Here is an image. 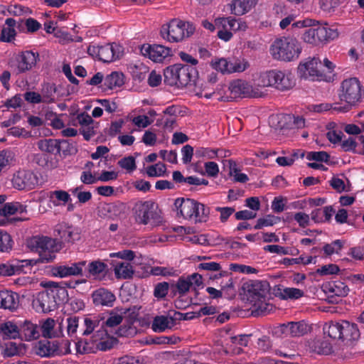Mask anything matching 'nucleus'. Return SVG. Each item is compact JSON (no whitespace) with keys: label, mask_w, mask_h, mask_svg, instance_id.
Instances as JSON below:
<instances>
[{"label":"nucleus","mask_w":364,"mask_h":364,"mask_svg":"<svg viewBox=\"0 0 364 364\" xmlns=\"http://www.w3.org/2000/svg\"><path fill=\"white\" fill-rule=\"evenodd\" d=\"M246 292L247 301L252 305L257 316L269 314L273 309V306L269 303V284L267 281H251L246 284Z\"/></svg>","instance_id":"f257e3e1"},{"label":"nucleus","mask_w":364,"mask_h":364,"mask_svg":"<svg viewBox=\"0 0 364 364\" xmlns=\"http://www.w3.org/2000/svg\"><path fill=\"white\" fill-rule=\"evenodd\" d=\"M338 97L346 105H336L334 109L338 112H347L363 101L364 87L357 77L345 79L341 83Z\"/></svg>","instance_id":"f03ea898"},{"label":"nucleus","mask_w":364,"mask_h":364,"mask_svg":"<svg viewBox=\"0 0 364 364\" xmlns=\"http://www.w3.org/2000/svg\"><path fill=\"white\" fill-rule=\"evenodd\" d=\"M174 206L178 216L181 215L194 223H205L209 218V207L194 199L178 198L175 200Z\"/></svg>","instance_id":"7ed1b4c3"},{"label":"nucleus","mask_w":364,"mask_h":364,"mask_svg":"<svg viewBox=\"0 0 364 364\" xmlns=\"http://www.w3.org/2000/svg\"><path fill=\"white\" fill-rule=\"evenodd\" d=\"M301 50V43L296 38L290 36L276 38L269 48V53L272 58L284 62L298 59Z\"/></svg>","instance_id":"20e7f679"},{"label":"nucleus","mask_w":364,"mask_h":364,"mask_svg":"<svg viewBox=\"0 0 364 364\" xmlns=\"http://www.w3.org/2000/svg\"><path fill=\"white\" fill-rule=\"evenodd\" d=\"M124 317L113 310L110 311L108 317L105 319V317H100L101 328L103 333L107 338H117V337H129L134 335L136 332L135 328L132 323H121L123 321Z\"/></svg>","instance_id":"39448f33"},{"label":"nucleus","mask_w":364,"mask_h":364,"mask_svg":"<svg viewBox=\"0 0 364 364\" xmlns=\"http://www.w3.org/2000/svg\"><path fill=\"white\" fill-rule=\"evenodd\" d=\"M195 30L196 27L192 23L174 18L162 26L161 34L168 41L177 43L190 37Z\"/></svg>","instance_id":"423d86ee"},{"label":"nucleus","mask_w":364,"mask_h":364,"mask_svg":"<svg viewBox=\"0 0 364 364\" xmlns=\"http://www.w3.org/2000/svg\"><path fill=\"white\" fill-rule=\"evenodd\" d=\"M33 250L38 253V261L48 263L55 259V254L61 249V245L55 240L47 236H35L30 241Z\"/></svg>","instance_id":"0eeeda50"},{"label":"nucleus","mask_w":364,"mask_h":364,"mask_svg":"<svg viewBox=\"0 0 364 364\" xmlns=\"http://www.w3.org/2000/svg\"><path fill=\"white\" fill-rule=\"evenodd\" d=\"M298 73L301 77L313 81L331 82L333 76L326 73L323 70V64L317 57L309 58L305 62H301L298 66Z\"/></svg>","instance_id":"6e6552de"},{"label":"nucleus","mask_w":364,"mask_h":364,"mask_svg":"<svg viewBox=\"0 0 364 364\" xmlns=\"http://www.w3.org/2000/svg\"><path fill=\"white\" fill-rule=\"evenodd\" d=\"M264 86L274 87L278 90H291L295 85L294 75L289 71L271 70L262 76Z\"/></svg>","instance_id":"1a4fd4ad"},{"label":"nucleus","mask_w":364,"mask_h":364,"mask_svg":"<svg viewBox=\"0 0 364 364\" xmlns=\"http://www.w3.org/2000/svg\"><path fill=\"white\" fill-rule=\"evenodd\" d=\"M40 61L38 52L26 50L15 54L10 61V65L16 74H23L36 69Z\"/></svg>","instance_id":"9d476101"},{"label":"nucleus","mask_w":364,"mask_h":364,"mask_svg":"<svg viewBox=\"0 0 364 364\" xmlns=\"http://www.w3.org/2000/svg\"><path fill=\"white\" fill-rule=\"evenodd\" d=\"M34 264L36 262L33 260H19L17 259L0 262V277H11L21 273L26 274Z\"/></svg>","instance_id":"9b49d317"},{"label":"nucleus","mask_w":364,"mask_h":364,"mask_svg":"<svg viewBox=\"0 0 364 364\" xmlns=\"http://www.w3.org/2000/svg\"><path fill=\"white\" fill-rule=\"evenodd\" d=\"M87 261L82 260L77 262H70L64 264L55 265L52 267V274L60 278L70 276H82L83 268L86 266Z\"/></svg>","instance_id":"f8f14e48"},{"label":"nucleus","mask_w":364,"mask_h":364,"mask_svg":"<svg viewBox=\"0 0 364 364\" xmlns=\"http://www.w3.org/2000/svg\"><path fill=\"white\" fill-rule=\"evenodd\" d=\"M35 310L38 313H48L57 309V301L48 289L40 291L33 301Z\"/></svg>","instance_id":"ddd939ff"},{"label":"nucleus","mask_w":364,"mask_h":364,"mask_svg":"<svg viewBox=\"0 0 364 364\" xmlns=\"http://www.w3.org/2000/svg\"><path fill=\"white\" fill-rule=\"evenodd\" d=\"M141 54L155 63H161L171 55V50L168 47L158 44H144L141 48Z\"/></svg>","instance_id":"4468645a"},{"label":"nucleus","mask_w":364,"mask_h":364,"mask_svg":"<svg viewBox=\"0 0 364 364\" xmlns=\"http://www.w3.org/2000/svg\"><path fill=\"white\" fill-rule=\"evenodd\" d=\"M309 331L308 326L303 321L298 322H289L281 324L277 327L276 333H280L285 337H300L307 333Z\"/></svg>","instance_id":"2eb2a0df"},{"label":"nucleus","mask_w":364,"mask_h":364,"mask_svg":"<svg viewBox=\"0 0 364 364\" xmlns=\"http://www.w3.org/2000/svg\"><path fill=\"white\" fill-rule=\"evenodd\" d=\"M154 207V203L151 200L137 202L134 208L136 221L139 224H148L152 217Z\"/></svg>","instance_id":"dca6fc26"},{"label":"nucleus","mask_w":364,"mask_h":364,"mask_svg":"<svg viewBox=\"0 0 364 364\" xmlns=\"http://www.w3.org/2000/svg\"><path fill=\"white\" fill-rule=\"evenodd\" d=\"M178 87H186L191 82L195 83L198 76L196 68L188 65L178 64Z\"/></svg>","instance_id":"f3484780"},{"label":"nucleus","mask_w":364,"mask_h":364,"mask_svg":"<svg viewBox=\"0 0 364 364\" xmlns=\"http://www.w3.org/2000/svg\"><path fill=\"white\" fill-rule=\"evenodd\" d=\"M19 339L31 341L40 337V331L37 324L29 320L19 321Z\"/></svg>","instance_id":"a211bd4d"},{"label":"nucleus","mask_w":364,"mask_h":364,"mask_svg":"<svg viewBox=\"0 0 364 364\" xmlns=\"http://www.w3.org/2000/svg\"><path fill=\"white\" fill-rule=\"evenodd\" d=\"M62 353L63 350L57 341H40L36 346V353L41 357H53Z\"/></svg>","instance_id":"6ab92c4d"},{"label":"nucleus","mask_w":364,"mask_h":364,"mask_svg":"<svg viewBox=\"0 0 364 364\" xmlns=\"http://www.w3.org/2000/svg\"><path fill=\"white\" fill-rule=\"evenodd\" d=\"M92 299L95 306L112 307L116 300L115 295L105 288L95 290L92 294Z\"/></svg>","instance_id":"aec40b11"},{"label":"nucleus","mask_w":364,"mask_h":364,"mask_svg":"<svg viewBox=\"0 0 364 364\" xmlns=\"http://www.w3.org/2000/svg\"><path fill=\"white\" fill-rule=\"evenodd\" d=\"M87 277L96 280L103 279L108 272V265L100 259L93 260L86 264Z\"/></svg>","instance_id":"412c9836"},{"label":"nucleus","mask_w":364,"mask_h":364,"mask_svg":"<svg viewBox=\"0 0 364 364\" xmlns=\"http://www.w3.org/2000/svg\"><path fill=\"white\" fill-rule=\"evenodd\" d=\"M42 285L48 289L50 294L54 297L55 301H57V306L60 304L66 302L68 299V292L65 286H63L60 283L55 282H46L42 283Z\"/></svg>","instance_id":"4be33fe9"},{"label":"nucleus","mask_w":364,"mask_h":364,"mask_svg":"<svg viewBox=\"0 0 364 364\" xmlns=\"http://www.w3.org/2000/svg\"><path fill=\"white\" fill-rule=\"evenodd\" d=\"M19 304V296L16 292L9 290L0 291V308L16 310Z\"/></svg>","instance_id":"5701e85b"},{"label":"nucleus","mask_w":364,"mask_h":364,"mask_svg":"<svg viewBox=\"0 0 364 364\" xmlns=\"http://www.w3.org/2000/svg\"><path fill=\"white\" fill-rule=\"evenodd\" d=\"M229 90L234 98L246 97L251 95L252 86L245 80H235L230 82Z\"/></svg>","instance_id":"b1692460"},{"label":"nucleus","mask_w":364,"mask_h":364,"mask_svg":"<svg viewBox=\"0 0 364 364\" xmlns=\"http://www.w3.org/2000/svg\"><path fill=\"white\" fill-rule=\"evenodd\" d=\"M61 141L55 139H42L38 141V148L46 154H58L61 151Z\"/></svg>","instance_id":"393cba45"},{"label":"nucleus","mask_w":364,"mask_h":364,"mask_svg":"<svg viewBox=\"0 0 364 364\" xmlns=\"http://www.w3.org/2000/svg\"><path fill=\"white\" fill-rule=\"evenodd\" d=\"M19 321H6L0 324V333L4 338H19Z\"/></svg>","instance_id":"a878e982"},{"label":"nucleus","mask_w":364,"mask_h":364,"mask_svg":"<svg viewBox=\"0 0 364 364\" xmlns=\"http://www.w3.org/2000/svg\"><path fill=\"white\" fill-rule=\"evenodd\" d=\"M324 291L337 296H346L348 295L349 288L341 280H333L323 284Z\"/></svg>","instance_id":"bb28decb"},{"label":"nucleus","mask_w":364,"mask_h":364,"mask_svg":"<svg viewBox=\"0 0 364 364\" xmlns=\"http://www.w3.org/2000/svg\"><path fill=\"white\" fill-rule=\"evenodd\" d=\"M308 347L311 352L320 355H328L332 351V346L323 338H314L308 341Z\"/></svg>","instance_id":"cd10ccee"},{"label":"nucleus","mask_w":364,"mask_h":364,"mask_svg":"<svg viewBox=\"0 0 364 364\" xmlns=\"http://www.w3.org/2000/svg\"><path fill=\"white\" fill-rule=\"evenodd\" d=\"M341 339L343 341H356L360 337V331L356 324L350 323L348 321L341 322Z\"/></svg>","instance_id":"c85d7f7f"},{"label":"nucleus","mask_w":364,"mask_h":364,"mask_svg":"<svg viewBox=\"0 0 364 364\" xmlns=\"http://www.w3.org/2000/svg\"><path fill=\"white\" fill-rule=\"evenodd\" d=\"M176 325L173 318L168 316H156L151 323V329L156 333H161L167 329H171Z\"/></svg>","instance_id":"c756f323"},{"label":"nucleus","mask_w":364,"mask_h":364,"mask_svg":"<svg viewBox=\"0 0 364 364\" xmlns=\"http://www.w3.org/2000/svg\"><path fill=\"white\" fill-rule=\"evenodd\" d=\"M16 21L14 18H8L5 21V26L1 30L0 41L10 43L15 39L16 32L15 27Z\"/></svg>","instance_id":"7c9ffc66"},{"label":"nucleus","mask_w":364,"mask_h":364,"mask_svg":"<svg viewBox=\"0 0 364 364\" xmlns=\"http://www.w3.org/2000/svg\"><path fill=\"white\" fill-rule=\"evenodd\" d=\"M257 0H234L231 4L232 14L236 16L248 12L257 3Z\"/></svg>","instance_id":"2f4dec72"},{"label":"nucleus","mask_w":364,"mask_h":364,"mask_svg":"<svg viewBox=\"0 0 364 364\" xmlns=\"http://www.w3.org/2000/svg\"><path fill=\"white\" fill-rule=\"evenodd\" d=\"M26 206L19 202L6 203L0 208V215L6 217L16 213L22 214L26 213Z\"/></svg>","instance_id":"473e14b6"},{"label":"nucleus","mask_w":364,"mask_h":364,"mask_svg":"<svg viewBox=\"0 0 364 364\" xmlns=\"http://www.w3.org/2000/svg\"><path fill=\"white\" fill-rule=\"evenodd\" d=\"M48 197L54 206L65 205L72 200L70 194L63 190L50 191Z\"/></svg>","instance_id":"72a5a7b5"},{"label":"nucleus","mask_w":364,"mask_h":364,"mask_svg":"<svg viewBox=\"0 0 364 364\" xmlns=\"http://www.w3.org/2000/svg\"><path fill=\"white\" fill-rule=\"evenodd\" d=\"M114 274L118 279H130L134 274V269L128 262H121L114 266Z\"/></svg>","instance_id":"f704fd0d"},{"label":"nucleus","mask_w":364,"mask_h":364,"mask_svg":"<svg viewBox=\"0 0 364 364\" xmlns=\"http://www.w3.org/2000/svg\"><path fill=\"white\" fill-rule=\"evenodd\" d=\"M191 287V281L188 277H181L176 284H171L170 290L173 295L178 294L183 296L189 291Z\"/></svg>","instance_id":"c9c22d12"},{"label":"nucleus","mask_w":364,"mask_h":364,"mask_svg":"<svg viewBox=\"0 0 364 364\" xmlns=\"http://www.w3.org/2000/svg\"><path fill=\"white\" fill-rule=\"evenodd\" d=\"M178 64L167 67L164 71V82L170 86H177L178 80Z\"/></svg>","instance_id":"e433bc0d"},{"label":"nucleus","mask_w":364,"mask_h":364,"mask_svg":"<svg viewBox=\"0 0 364 364\" xmlns=\"http://www.w3.org/2000/svg\"><path fill=\"white\" fill-rule=\"evenodd\" d=\"M57 231L59 237L64 242H73L79 237L78 233L75 232L73 227L60 225Z\"/></svg>","instance_id":"4c0bfd02"},{"label":"nucleus","mask_w":364,"mask_h":364,"mask_svg":"<svg viewBox=\"0 0 364 364\" xmlns=\"http://www.w3.org/2000/svg\"><path fill=\"white\" fill-rule=\"evenodd\" d=\"M124 82V75L122 73L112 72L106 76L104 85L107 88L112 90L114 87H121Z\"/></svg>","instance_id":"58836bf2"},{"label":"nucleus","mask_w":364,"mask_h":364,"mask_svg":"<svg viewBox=\"0 0 364 364\" xmlns=\"http://www.w3.org/2000/svg\"><path fill=\"white\" fill-rule=\"evenodd\" d=\"M323 333L333 339H341V323L329 322L323 328Z\"/></svg>","instance_id":"ea45409f"},{"label":"nucleus","mask_w":364,"mask_h":364,"mask_svg":"<svg viewBox=\"0 0 364 364\" xmlns=\"http://www.w3.org/2000/svg\"><path fill=\"white\" fill-rule=\"evenodd\" d=\"M33 173L30 171H23L18 172L17 174L14 176L12 182L14 187L17 188L19 190L24 189L27 187H29L31 185L33 184V183H30L29 181H25L23 180V178H32Z\"/></svg>","instance_id":"a19ab883"},{"label":"nucleus","mask_w":364,"mask_h":364,"mask_svg":"<svg viewBox=\"0 0 364 364\" xmlns=\"http://www.w3.org/2000/svg\"><path fill=\"white\" fill-rule=\"evenodd\" d=\"M14 244L11 235L0 229V252H9L13 249Z\"/></svg>","instance_id":"79ce46f5"},{"label":"nucleus","mask_w":364,"mask_h":364,"mask_svg":"<svg viewBox=\"0 0 364 364\" xmlns=\"http://www.w3.org/2000/svg\"><path fill=\"white\" fill-rule=\"evenodd\" d=\"M101 321L100 316H93L85 318L84 320V324L85 326V329L82 331V336H88L92 333L95 328L100 327L101 328Z\"/></svg>","instance_id":"37998d69"},{"label":"nucleus","mask_w":364,"mask_h":364,"mask_svg":"<svg viewBox=\"0 0 364 364\" xmlns=\"http://www.w3.org/2000/svg\"><path fill=\"white\" fill-rule=\"evenodd\" d=\"M56 92L55 85L50 83H45L41 90V97L43 99V103L50 104L55 101L54 95Z\"/></svg>","instance_id":"c03bdc74"},{"label":"nucleus","mask_w":364,"mask_h":364,"mask_svg":"<svg viewBox=\"0 0 364 364\" xmlns=\"http://www.w3.org/2000/svg\"><path fill=\"white\" fill-rule=\"evenodd\" d=\"M279 221V217L273 215H267L265 217L257 220L256 225L254 226V229L259 230L264 227L272 226L278 223Z\"/></svg>","instance_id":"a18cd8bd"},{"label":"nucleus","mask_w":364,"mask_h":364,"mask_svg":"<svg viewBox=\"0 0 364 364\" xmlns=\"http://www.w3.org/2000/svg\"><path fill=\"white\" fill-rule=\"evenodd\" d=\"M304 293L302 290L293 288L286 287L280 293V297L282 299H298L304 296Z\"/></svg>","instance_id":"49530a36"},{"label":"nucleus","mask_w":364,"mask_h":364,"mask_svg":"<svg viewBox=\"0 0 364 364\" xmlns=\"http://www.w3.org/2000/svg\"><path fill=\"white\" fill-rule=\"evenodd\" d=\"M54 326V319L51 318H47L41 326L42 336L46 338H51L53 337H55V334L53 332Z\"/></svg>","instance_id":"de8ad7c7"},{"label":"nucleus","mask_w":364,"mask_h":364,"mask_svg":"<svg viewBox=\"0 0 364 364\" xmlns=\"http://www.w3.org/2000/svg\"><path fill=\"white\" fill-rule=\"evenodd\" d=\"M21 350V345H18L13 341H9L5 343L2 350V354L4 357H13L19 355Z\"/></svg>","instance_id":"09e8293b"},{"label":"nucleus","mask_w":364,"mask_h":364,"mask_svg":"<svg viewBox=\"0 0 364 364\" xmlns=\"http://www.w3.org/2000/svg\"><path fill=\"white\" fill-rule=\"evenodd\" d=\"M117 164L129 173L133 172L136 168L135 158L132 156L123 157L118 161Z\"/></svg>","instance_id":"8fccbe9b"},{"label":"nucleus","mask_w":364,"mask_h":364,"mask_svg":"<svg viewBox=\"0 0 364 364\" xmlns=\"http://www.w3.org/2000/svg\"><path fill=\"white\" fill-rule=\"evenodd\" d=\"M230 165V173L234 176L235 181L240 183H246L249 178L247 174L240 173L237 168V164L232 160L228 161Z\"/></svg>","instance_id":"3c124183"},{"label":"nucleus","mask_w":364,"mask_h":364,"mask_svg":"<svg viewBox=\"0 0 364 364\" xmlns=\"http://www.w3.org/2000/svg\"><path fill=\"white\" fill-rule=\"evenodd\" d=\"M306 159L318 162L327 163L330 159V155L324 151H309L306 154Z\"/></svg>","instance_id":"603ef678"},{"label":"nucleus","mask_w":364,"mask_h":364,"mask_svg":"<svg viewBox=\"0 0 364 364\" xmlns=\"http://www.w3.org/2000/svg\"><path fill=\"white\" fill-rule=\"evenodd\" d=\"M33 161L36 163L38 166L43 168H50L52 167V159L51 157L44 152L36 154L33 156Z\"/></svg>","instance_id":"864d4df0"},{"label":"nucleus","mask_w":364,"mask_h":364,"mask_svg":"<svg viewBox=\"0 0 364 364\" xmlns=\"http://www.w3.org/2000/svg\"><path fill=\"white\" fill-rule=\"evenodd\" d=\"M79 318L76 316H71L67 318V333L68 335L73 340L76 338L75 333L78 327Z\"/></svg>","instance_id":"5fc2aeb1"},{"label":"nucleus","mask_w":364,"mask_h":364,"mask_svg":"<svg viewBox=\"0 0 364 364\" xmlns=\"http://www.w3.org/2000/svg\"><path fill=\"white\" fill-rule=\"evenodd\" d=\"M93 124L94 120L92 117L85 112L78 114L76 117L72 120V124L73 126L79 124L81 127Z\"/></svg>","instance_id":"6e6d98bb"},{"label":"nucleus","mask_w":364,"mask_h":364,"mask_svg":"<svg viewBox=\"0 0 364 364\" xmlns=\"http://www.w3.org/2000/svg\"><path fill=\"white\" fill-rule=\"evenodd\" d=\"M248 66V63L244 59H235L230 61L229 73L243 72Z\"/></svg>","instance_id":"4d7b16f0"},{"label":"nucleus","mask_w":364,"mask_h":364,"mask_svg":"<svg viewBox=\"0 0 364 364\" xmlns=\"http://www.w3.org/2000/svg\"><path fill=\"white\" fill-rule=\"evenodd\" d=\"M343 242L340 240H336L330 244H326L323 250L326 255H331L338 253L343 247Z\"/></svg>","instance_id":"13d9d810"},{"label":"nucleus","mask_w":364,"mask_h":364,"mask_svg":"<svg viewBox=\"0 0 364 364\" xmlns=\"http://www.w3.org/2000/svg\"><path fill=\"white\" fill-rule=\"evenodd\" d=\"M111 53L112 50L109 44L101 46L98 60L104 63H111L113 61V53Z\"/></svg>","instance_id":"bf43d9fd"},{"label":"nucleus","mask_w":364,"mask_h":364,"mask_svg":"<svg viewBox=\"0 0 364 364\" xmlns=\"http://www.w3.org/2000/svg\"><path fill=\"white\" fill-rule=\"evenodd\" d=\"M211 66L217 71L222 73H229L230 61L225 58H220L211 61Z\"/></svg>","instance_id":"052dcab7"},{"label":"nucleus","mask_w":364,"mask_h":364,"mask_svg":"<svg viewBox=\"0 0 364 364\" xmlns=\"http://www.w3.org/2000/svg\"><path fill=\"white\" fill-rule=\"evenodd\" d=\"M180 341V338L176 336H154L151 338L152 343L161 345V344H176Z\"/></svg>","instance_id":"680f3d73"},{"label":"nucleus","mask_w":364,"mask_h":364,"mask_svg":"<svg viewBox=\"0 0 364 364\" xmlns=\"http://www.w3.org/2000/svg\"><path fill=\"white\" fill-rule=\"evenodd\" d=\"M218 151V149L199 147L196 149L195 155L197 158L205 157L207 159H212L217 156Z\"/></svg>","instance_id":"e2e57ef3"},{"label":"nucleus","mask_w":364,"mask_h":364,"mask_svg":"<svg viewBox=\"0 0 364 364\" xmlns=\"http://www.w3.org/2000/svg\"><path fill=\"white\" fill-rule=\"evenodd\" d=\"M113 364H144V360L139 356L125 355L114 360Z\"/></svg>","instance_id":"0e129e2a"},{"label":"nucleus","mask_w":364,"mask_h":364,"mask_svg":"<svg viewBox=\"0 0 364 364\" xmlns=\"http://www.w3.org/2000/svg\"><path fill=\"white\" fill-rule=\"evenodd\" d=\"M170 287L169 284L166 282L158 283L154 287V296L157 299L164 298L168 294Z\"/></svg>","instance_id":"69168bd1"},{"label":"nucleus","mask_w":364,"mask_h":364,"mask_svg":"<svg viewBox=\"0 0 364 364\" xmlns=\"http://www.w3.org/2000/svg\"><path fill=\"white\" fill-rule=\"evenodd\" d=\"M285 118L290 122H292L290 128L301 129L305 127L306 120L302 116L289 114L287 115Z\"/></svg>","instance_id":"338daca9"},{"label":"nucleus","mask_w":364,"mask_h":364,"mask_svg":"<svg viewBox=\"0 0 364 364\" xmlns=\"http://www.w3.org/2000/svg\"><path fill=\"white\" fill-rule=\"evenodd\" d=\"M340 271L338 265L335 264H330L323 265L321 268L318 269L316 272L320 275H329L337 274Z\"/></svg>","instance_id":"774afa93"}]
</instances>
